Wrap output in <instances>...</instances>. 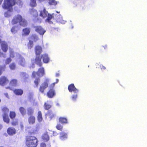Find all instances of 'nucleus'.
Here are the masks:
<instances>
[{
	"label": "nucleus",
	"instance_id": "f257e3e1",
	"mask_svg": "<svg viewBox=\"0 0 147 147\" xmlns=\"http://www.w3.org/2000/svg\"><path fill=\"white\" fill-rule=\"evenodd\" d=\"M16 4L22 6L23 5V2L21 0H4L2 7L8 11H11L13 7Z\"/></svg>",
	"mask_w": 147,
	"mask_h": 147
},
{
	"label": "nucleus",
	"instance_id": "f03ea898",
	"mask_svg": "<svg viewBox=\"0 0 147 147\" xmlns=\"http://www.w3.org/2000/svg\"><path fill=\"white\" fill-rule=\"evenodd\" d=\"M39 68L37 72L34 71L32 73V76L34 78H35L34 83L36 86L38 87L40 82V77L43 76L45 74L44 69L43 67Z\"/></svg>",
	"mask_w": 147,
	"mask_h": 147
},
{
	"label": "nucleus",
	"instance_id": "7ed1b4c3",
	"mask_svg": "<svg viewBox=\"0 0 147 147\" xmlns=\"http://www.w3.org/2000/svg\"><path fill=\"white\" fill-rule=\"evenodd\" d=\"M12 25L17 24L19 23L20 25L24 27L27 26L28 22L26 20L23 18L22 16L18 14L15 15L11 21Z\"/></svg>",
	"mask_w": 147,
	"mask_h": 147
},
{
	"label": "nucleus",
	"instance_id": "20e7f679",
	"mask_svg": "<svg viewBox=\"0 0 147 147\" xmlns=\"http://www.w3.org/2000/svg\"><path fill=\"white\" fill-rule=\"evenodd\" d=\"M26 144L28 147H36L38 144V140L35 136H27L26 138Z\"/></svg>",
	"mask_w": 147,
	"mask_h": 147
},
{
	"label": "nucleus",
	"instance_id": "39448f33",
	"mask_svg": "<svg viewBox=\"0 0 147 147\" xmlns=\"http://www.w3.org/2000/svg\"><path fill=\"white\" fill-rule=\"evenodd\" d=\"M49 82V80L46 79L41 84L39 89V90L40 92L42 93H44L45 90L48 86Z\"/></svg>",
	"mask_w": 147,
	"mask_h": 147
},
{
	"label": "nucleus",
	"instance_id": "423d86ee",
	"mask_svg": "<svg viewBox=\"0 0 147 147\" xmlns=\"http://www.w3.org/2000/svg\"><path fill=\"white\" fill-rule=\"evenodd\" d=\"M9 82L8 78L5 76H2L0 77V85L3 86H5Z\"/></svg>",
	"mask_w": 147,
	"mask_h": 147
},
{
	"label": "nucleus",
	"instance_id": "0eeeda50",
	"mask_svg": "<svg viewBox=\"0 0 147 147\" xmlns=\"http://www.w3.org/2000/svg\"><path fill=\"white\" fill-rule=\"evenodd\" d=\"M20 76L24 82H28L29 79V75L26 72H21Z\"/></svg>",
	"mask_w": 147,
	"mask_h": 147
},
{
	"label": "nucleus",
	"instance_id": "6e6552de",
	"mask_svg": "<svg viewBox=\"0 0 147 147\" xmlns=\"http://www.w3.org/2000/svg\"><path fill=\"white\" fill-rule=\"evenodd\" d=\"M68 89L69 91L70 92H73L74 93H77L78 91V90L75 87L73 84L69 85Z\"/></svg>",
	"mask_w": 147,
	"mask_h": 147
},
{
	"label": "nucleus",
	"instance_id": "1a4fd4ad",
	"mask_svg": "<svg viewBox=\"0 0 147 147\" xmlns=\"http://www.w3.org/2000/svg\"><path fill=\"white\" fill-rule=\"evenodd\" d=\"M35 30L40 35H43L45 31L44 30L41 26H37L34 27Z\"/></svg>",
	"mask_w": 147,
	"mask_h": 147
},
{
	"label": "nucleus",
	"instance_id": "9d476101",
	"mask_svg": "<svg viewBox=\"0 0 147 147\" xmlns=\"http://www.w3.org/2000/svg\"><path fill=\"white\" fill-rule=\"evenodd\" d=\"M1 48L3 52H6L8 49V46L7 43L4 41L2 42Z\"/></svg>",
	"mask_w": 147,
	"mask_h": 147
},
{
	"label": "nucleus",
	"instance_id": "9b49d317",
	"mask_svg": "<svg viewBox=\"0 0 147 147\" xmlns=\"http://www.w3.org/2000/svg\"><path fill=\"white\" fill-rule=\"evenodd\" d=\"M48 13V11L44 8L43 10L40 11L39 16L42 18H44L47 17Z\"/></svg>",
	"mask_w": 147,
	"mask_h": 147
},
{
	"label": "nucleus",
	"instance_id": "f8f14e48",
	"mask_svg": "<svg viewBox=\"0 0 147 147\" xmlns=\"http://www.w3.org/2000/svg\"><path fill=\"white\" fill-rule=\"evenodd\" d=\"M16 130L15 128L12 127L8 128L7 130V132L9 135L12 136L16 133Z\"/></svg>",
	"mask_w": 147,
	"mask_h": 147
},
{
	"label": "nucleus",
	"instance_id": "ddd939ff",
	"mask_svg": "<svg viewBox=\"0 0 147 147\" xmlns=\"http://www.w3.org/2000/svg\"><path fill=\"white\" fill-rule=\"evenodd\" d=\"M35 51L36 55H40L42 52V47L39 45H37L35 47Z\"/></svg>",
	"mask_w": 147,
	"mask_h": 147
},
{
	"label": "nucleus",
	"instance_id": "4468645a",
	"mask_svg": "<svg viewBox=\"0 0 147 147\" xmlns=\"http://www.w3.org/2000/svg\"><path fill=\"white\" fill-rule=\"evenodd\" d=\"M35 63L39 67H41L42 65V63L41 61V57L37 56L36 55L35 59Z\"/></svg>",
	"mask_w": 147,
	"mask_h": 147
},
{
	"label": "nucleus",
	"instance_id": "2eb2a0df",
	"mask_svg": "<svg viewBox=\"0 0 147 147\" xmlns=\"http://www.w3.org/2000/svg\"><path fill=\"white\" fill-rule=\"evenodd\" d=\"M47 96L49 98H52L55 95V91L53 89H50L47 93Z\"/></svg>",
	"mask_w": 147,
	"mask_h": 147
},
{
	"label": "nucleus",
	"instance_id": "dca6fc26",
	"mask_svg": "<svg viewBox=\"0 0 147 147\" xmlns=\"http://www.w3.org/2000/svg\"><path fill=\"white\" fill-rule=\"evenodd\" d=\"M22 36L28 35L30 32V28H26L22 30Z\"/></svg>",
	"mask_w": 147,
	"mask_h": 147
},
{
	"label": "nucleus",
	"instance_id": "f3484780",
	"mask_svg": "<svg viewBox=\"0 0 147 147\" xmlns=\"http://www.w3.org/2000/svg\"><path fill=\"white\" fill-rule=\"evenodd\" d=\"M54 13L52 14H50L49 13L48 14V15L47 16V18L45 20V22H48L49 23L51 24L53 23V22L51 21V20L54 17Z\"/></svg>",
	"mask_w": 147,
	"mask_h": 147
},
{
	"label": "nucleus",
	"instance_id": "a211bd4d",
	"mask_svg": "<svg viewBox=\"0 0 147 147\" xmlns=\"http://www.w3.org/2000/svg\"><path fill=\"white\" fill-rule=\"evenodd\" d=\"M41 57L42 58L43 62L45 63H48L49 61V59L48 57V55L44 54L41 55Z\"/></svg>",
	"mask_w": 147,
	"mask_h": 147
},
{
	"label": "nucleus",
	"instance_id": "6ab92c4d",
	"mask_svg": "<svg viewBox=\"0 0 147 147\" xmlns=\"http://www.w3.org/2000/svg\"><path fill=\"white\" fill-rule=\"evenodd\" d=\"M13 92L16 95L18 96H21L23 93V90L20 89H15Z\"/></svg>",
	"mask_w": 147,
	"mask_h": 147
},
{
	"label": "nucleus",
	"instance_id": "aec40b11",
	"mask_svg": "<svg viewBox=\"0 0 147 147\" xmlns=\"http://www.w3.org/2000/svg\"><path fill=\"white\" fill-rule=\"evenodd\" d=\"M18 85V80L17 79H13L10 80L9 85L11 86H16Z\"/></svg>",
	"mask_w": 147,
	"mask_h": 147
},
{
	"label": "nucleus",
	"instance_id": "412c9836",
	"mask_svg": "<svg viewBox=\"0 0 147 147\" xmlns=\"http://www.w3.org/2000/svg\"><path fill=\"white\" fill-rule=\"evenodd\" d=\"M28 122L29 124L30 125L34 124L35 122V118L34 116L33 115L30 116L28 118Z\"/></svg>",
	"mask_w": 147,
	"mask_h": 147
},
{
	"label": "nucleus",
	"instance_id": "4be33fe9",
	"mask_svg": "<svg viewBox=\"0 0 147 147\" xmlns=\"http://www.w3.org/2000/svg\"><path fill=\"white\" fill-rule=\"evenodd\" d=\"M3 121L7 123H8L9 122L10 119L7 114H3Z\"/></svg>",
	"mask_w": 147,
	"mask_h": 147
},
{
	"label": "nucleus",
	"instance_id": "5701e85b",
	"mask_svg": "<svg viewBox=\"0 0 147 147\" xmlns=\"http://www.w3.org/2000/svg\"><path fill=\"white\" fill-rule=\"evenodd\" d=\"M30 13L32 16L34 17H36L38 16V13L37 11L33 9H31Z\"/></svg>",
	"mask_w": 147,
	"mask_h": 147
},
{
	"label": "nucleus",
	"instance_id": "b1692460",
	"mask_svg": "<svg viewBox=\"0 0 147 147\" xmlns=\"http://www.w3.org/2000/svg\"><path fill=\"white\" fill-rule=\"evenodd\" d=\"M42 138L43 140L45 142L48 141L49 139V137L47 132L45 133L42 135Z\"/></svg>",
	"mask_w": 147,
	"mask_h": 147
},
{
	"label": "nucleus",
	"instance_id": "393cba45",
	"mask_svg": "<svg viewBox=\"0 0 147 147\" xmlns=\"http://www.w3.org/2000/svg\"><path fill=\"white\" fill-rule=\"evenodd\" d=\"M59 123L62 124H66L68 123L67 118L63 117H61L59 118Z\"/></svg>",
	"mask_w": 147,
	"mask_h": 147
},
{
	"label": "nucleus",
	"instance_id": "a878e982",
	"mask_svg": "<svg viewBox=\"0 0 147 147\" xmlns=\"http://www.w3.org/2000/svg\"><path fill=\"white\" fill-rule=\"evenodd\" d=\"M27 114L28 115H32L34 112V109L32 107H30L27 109Z\"/></svg>",
	"mask_w": 147,
	"mask_h": 147
},
{
	"label": "nucleus",
	"instance_id": "bb28decb",
	"mask_svg": "<svg viewBox=\"0 0 147 147\" xmlns=\"http://www.w3.org/2000/svg\"><path fill=\"white\" fill-rule=\"evenodd\" d=\"M60 138L62 140H64L67 137V134L65 133L62 131L60 133Z\"/></svg>",
	"mask_w": 147,
	"mask_h": 147
},
{
	"label": "nucleus",
	"instance_id": "cd10ccee",
	"mask_svg": "<svg viewBox=\"0 0 147 147\" xmlns=\"http://www.w3.org/2000/svg\"><path fill=\"white\" fill-rule=\"evenodd\" d=\"M46 115L47 116H49L51 119H52L55 117L54 114L53 113L52 111H48Z\"/></svg>",
	"mask_w": 147,
	"mask_h": 147
},
{
	"label": "nucleus",
	"instance_id": "c85d7f7f",
	"mask_svg": "<svg viewBox=\"0 0 147 147\" xmlns=\"http://www.w3.org/2000/svg\"><path fill=\"white\" fill-rule=\"evenodd\" d=\"M46 115L47 116H49L51 119H52L55 117L54 114L53 113L52 111H48Z\"/></svg>",
	"mask_w": 147,
	"mask_h": 147
},
{
	"label": "nucleus",
	"instance_id": "c756f323",
	"mask_svg": "<svg viewBox=\"0 0 147 147\" xmlns=\"http://www.w3.org/2000/svg\"><path fill=\"white\" fill-rule=\"evenodd\" d=\"M46 115L47 116H49L51 119H52L55 117L54 114L53 113L52 111H48Z\"/></svg>",
	"mask_w": 147,
	"mask_h": 147
},
{
	"label": "nucleus",
	"instance_id": "7c9ffc66",
	"mask_svg": "<svg viewBox=\"0 0 147 147\" xmlns=\"http://www.w3.org/2000/svg\"><path fill=\"white\" fill-rule=\"evenodd\" d=\"M46 115L47 116H49L51 119H52L55 117L54 114L53 113L52 111H48Z\"/></svg>",
	"mask_w": 147,
	"mask_h": 147
},
{
	"label": "nucleus",
	"instance_id": "2f4dec72",
	"mask_svg": "<svg viewBox=\"0 0 147 147\" xmlns=\"http://www.w3.org/2000/svg\"><path fill=\"white\" fill-rule=\"evenodd\" d=\"M43 119L42 113L40 111H39L38 113L37 120L38 122H41Z\"/></svg>",
	"mask_w": 147,
	"mask_h": 147
},
{
	"label": "nucleus",
	"instance_id": "473e14b6",
	"mask_svg": "<svg viewBox=\"0 0 147 147\" xmlns=\"http://www.w3.org/2000/svg\"><path fill=\"white\" fill-rule=\"evenodd\" d=\"M25 59L23 58H21L19 61V64L22 66H24L26 64Z\"/></svg>",
	"mask_w": 147,
	"mask_h": 147
},
{
	"label": "nucleus",
	"instance_id": "72a5a7b5",
	"mask_svg": "<svg viewBox=\"0 0 147 147\" xmlns=\"http://www.w3.org/2000/svg\"><path fill=\"white\" fill-rule=\"evenodd\" d=\"M19 111L21 114L23 116H24L26 114V109L23 107H20L19 108Z\"/></svg>",
	"mask_w": 147,
	"mask_h": 147
},
{
	"label": "nucleus",
	"instance_id": "f704fd0d",
	"mask_svg": "<svg viewBox=\"0 0 147 147\" xmlns=\"http://www.w3.org/2000/svg\"><path fill=\"white\" fill-rule=\"evenodd\" d=\"M43 107L45 110H48L52 106L47 102H45L44 104Z\"/></svg>",
	"mask_w": 147,
	"mask_h": 147
},
{
	"label": "nucleus",
	"instance_id": "c9c22d12",
	"mask_svg": "<svg viewBox=\"0 0 147 147\" xmlns=\"http://www.w3.org/2000/svg\"><path fill=\"white\" fill-rule=\"evenodd\" d=\"M9 115L11 119H13L16 117V114L14 111H11L10 112Z\"/></svg>",
	"mask_w": 147,
	"mask_h": 147
},
{
	"label": "nucleus",
	"instance_id": "e433bc0d",
	"mask_svg": "<svg viewBox=\"0 0 147 147\" xmlns=\"http://www.w3.org/2000/svg\"><path fill=\"white\" fill-rule=\"evenodd\" d=\"M6 68V67L5 65H0V76L2 74L3 72L5 71Z\"/></svg>",
	"mask_w": 147,
	"mask_h": 147
},
{
	"label": "nucleus",
	"instance_id": "4c0bfd02",
	"mask_svg": "<svg viewBox=\"0 0 147 147\" xmlns=\"http://www.w3.org/2000/svg\"><path fill=\"white\" fill-rule=\"evenodd\" d=\"M30 5L32 7H35L36 5V0H30Z\"/></svg>",
	"mask_w": 147,
	"mask_h": 147
},
{
	"label": "nucleus",
	"instance_id": "58836bf2",
	"mask_svg": "<svg viewBox=\"0 0 147 147\" xmlns=\"http://www.w3.org/2000/svg\"><path fill=\"white\" fill-rule=\"evenodd\" d=\"M13 120L11 123L12 125L13 126H15L18 124V120L17 119H13Z\"/></svg>",
	"mask_w": 147,
	"mask_h": 147
},
{
	"label": "nucleus",
	"instance_id": "ea45409f",
	"mask_svg": "<svg viewBox=\"0 0 147 147\" xmlns=\"http://www.w3.org/2000/svg\"><path fill=\"white\" fill-rule=\"evenodd\" d=\"M34 45L33 42L32 40H30L27 44V46L28 49H31Z\"/></svg>",
	"mask_w": 147,
	"mask_h": 147
},
{
	"label": "nucleus",
	"instance_id": "a19ab883",
	"mask_svg": "<svg viewBox=\"0 0 147 147\" xmlns=\"http://www.w3.org/2000/svg\"><path fill=\"white\" fill-rule=\"evenodd\" d=\"M1 110L3 114H7L9 111V109L7 107H3L2 109Z\"/></svg>",
	"mask_w": 147,
	"mask_h": 147
},
{
	"label": "nucleus",
	"instance_id": "79ce46f5",
	"mask_svg": "<svg viewBox=\"0 0 147 147\" xmlns=\"http://www.w3.org/2000/svg\"><path fill=\"white\" fill-rule=\"evenodd\" d=\"M56 128L57 129L61 131L63 130V126L60 124H57L56 126Z\"/></svg>",
	"mask_w": 147,
	"mask_h": 147
},
{
	"label": "nucleus",
	"instance_id": "37998d69",
	"mask_svg": "<svg viewBox=\"0 0 147 147\" xmlns=\"http://www.w3.org/2000/svg\"><path fill=\"white\" fill-rule=\"evenodd\" d=\"M9 67L11 70H14L16 68V65L14 63H11L9 65Z\"/></svg>",
	"mask_w": 147,
	"mask_h": 147
},
{
	"label": "nucleus",
	"instance_id": "c03bdc74",
	"mask_svg": "<svg viewBox=\"0 0 147 147\" xmlns=\"http://www.w3.org/2000/svg\"><path fill=\"white\" fill-rule=\"evenodd\" d=\"M31 37L32 39L35 42H36L38 40V38L36 35H32Z\"/></svg>",
	"mask_w": 147,
	"mask_h": 147
},
{
	"label": "nucleus",
	"instance_id": "a18cd8bd",
	"mask_svg": "<svg viewBox=\"0 0 147 147\" xmlns=\"http://www.w3.org/2000/svg\"><path fill=\"white\" fill-rule=\"evenodd\" d=\"M76 94L72 95L71 98L73 100L75 101L77 99L78 96V94L77 93H75Z\"/></svg>",
	"mask_w": 147,
	"mask_h": 147
},
{
	"label": "nucleus",
	"instance_id": "49530a36",
	"mask_svg": "<svg viewBox=\"0 0 147 147\" xmlns=\"http://www.w3.org/2000/svg\"><path fill=\"white\" fill-rule=\"evenodd\" d=\"M17 27L16 26H14L12 27L11 29V31L12 32L14 33H16L17 32V30L16 29Z\"/></svg>",
	"mask_w": 147,
	"mask_h": 147
},
{
	"label": "nucleus",
	"instance_id": "de8ad7c7",
	"mask_svg": "<svg viewBox=\"0 0 147 147\" xmlns=\"http://www.w3.org/2000/svg\"><path fill=\"white\" fill-rule=\"evenodd\" d=\"M11 61V59L10 57L7 58L5 61V63L6 64H8Z\"/></svg>",
	"mask_w": 147,
	"mask_h": 147
},
{
	"label": "nucleus",
	"instance_id": "09e8293b",
	"mask_svg": "<svg viewBox=\"0 0 147 147\" xmlns=\"http://www.w3.org/2000/svg\"><path fill=\"white\" fill-rule=\"evenodd\" d=\"M10 57L13 58L14 57V53L11 51H10L9 52Z\"/></svg>",
	"mask_w": 147,
	"mask_h": 147
},
{
	"label": "nucleus",
	"instance_id": "8fccbe9b",
	"mask_svg": "<svg viewBox=\"0 0 147 147\" xmlns=\"http://www.w3.org/2000/svg\"><path fill=\"white\" fill-rule=\"evenodd\" d=\"M4 15L5 17H9L11 16V14L8 11L4 13Z\"/></svg>",
	"mask_w": 147,
	"mask_h": 147
},
{
	"label": "nucleus",
	"instance_id": "3c124183",
	"mask_svg": "<svg viewBox=\"0 0 147 147\" xmlns=\"http://www.w3.org/2000/svg\"><path fill=\"white\" fill-rule=\"evenodd\" d=\"M40 147H46V144L44 143H41L40 144Z\"/></svg>",
	"mask_w": 147,
	"mask_h": 147
},
{
	"label": "nucleus",
	"instance_id": "603ef678",
	"mask_svg": "<svg viewBox=\"0 0 147 147\" xmlns=\"http://www.w3.org/2000/svg\"><path fill=\"white\" fill-rule=\"evenodd\" d=\"M101 69L102 70H105L106 69V67L103 65H101L100 66Z\"/></svg>",
	"mask_w": 147,
	"mask_h": 147
},
{
	"label": "nucleus",
	"instance_id": "864d4df0",
	"mask_svg": "<svg viewBox=\"0 0 147 147\" xmlns=\"http://www.w3.org/2000/svg\"><path fill=\"white\" fill-rule=\"evenodd\" d=\"M55 82L51 84V86L52 87H53L55 86Z\"/></svg>",
	"mask_w": 147,
	"mask_h": 147
},
{
	"label": "nucleus",
	"instance_id": "5fc2aeb1",
	"mask_svg": "<svg viewBox=\"0 0 147 147\" xmlns=\"http://www.w3.org/2000/svg\"><path fill=\"white\" fill-rule=\"evenodd\" d=\"M20 127L22 129H23L24 126L22 124L20 125Z\"/></svg>",
	"mask_w": 147,
	"mask_h": 147
},
{
	"label": "nucleus",
	"instance_id": "6e6d98bb",
	"mask_svg": "<svg viewBox=\"0 0 147 147\" xmlns=\"http://www.w3.org/2000/svg\"><path fill=\"white\" fill-rule=\"evenodd\" d=\"M105 49H106L107 48V45H105V46H102Z\"/></svg>",
	"mask_w": 147,
	"mask_h": 147
},
{
	"label": "nucleus",
	"instance_id": "4d7b16f0",
	"mask_svg": "<svg viewBox=\"0 0 147 147\" xmlns=\"http://www.w3.org/2000/svg\"><path fill=\"white\" fill-rule=\"evenodd\" d=\"M3 0H0V5L1 4Z\"/></svg>",
	"mask_w": 147,
	"mask_h": 147
},
{
	"label": "nucleus",
	"instance_id": "13d9d810",
	"mask_svg": "<svg viewBox=\"0 0 147 147\" xmlns=\"http://www.w3.org/2000/svg\"><path fill=\"white\" fill-rule=\"evenodd\" d=\"M2 125L0 124V130L2 129Z\"/></svg>",
	"mask_w": 147,
	"mask_h": 147
},
{
	"label": "nucleus",
	"instance_id": "bf43d9fd",
	"mask_svg": "<svg viewBox=\"0 0 147 147\" xmlns=\"http://www.w3.org/2000/svg\"><path fill=\"white\" fill-rule=\"evenodd\" d=\"M56 105L57 106H60V104L59 103H57L56 104Z\"/></svg>",
	"mask_w": 147,
	"mask_h": 147
},
{
	"label": "nucleus",
	"instance_id": "052dcab7",
	"mask_svg": "<svg viewBox=\"0 0 147 147\" xmlns=\"http://www.w3.org/2000/svg\"><path fill=\"white\" fill-rule=\"evenodd\" d=\"M5 95L7 96H8V94L7 93H6L5 94Z\"/></svg>",
	"mask_w": 147,
	"mask_h": 147
},
{
	"label": "nucleus",
	"instance_id": "680f3d73",
	"mask_svg": "<svg viewBox=\"0 0 147 147\" xmlns=\"http://www.w3.org/2000/svg\"><path fill=\"white\" fill-rule=\"evenodd\" d=\"M9 88V87H7L6 88H7V89Z\"/></svg>",
	"mask_w": 147,
	"mask_h": 147
},
{
	"label": "nucleus",
	"instance_id": "e2e57ef3",
	"mask_svg": "<svg viewBox=\"0 0 147 147\" xmlns=\"http://www.w3.org/2000/svg\"><path fill=\"white\" fill-rule=\"evenodd\" d=\"M1 40L0 39V42L1 43Z\"/></svg>",
	"mask_w": 147,
	"mask_h": 147
}]
</instances>
